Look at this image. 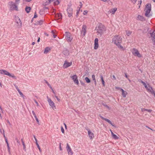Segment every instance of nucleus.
<instances>
[{
  "label": "nucleus",
  "mask_w": 155,
  "mask_h": 155,
  "mask_svg": "<svg viewBox=\"0 0 155 155\" xmlns=\"http://www.w3.org/2000/svg\"><path fill=\"white\" fill-rule=\"evenodd\" d=\"M122 38L121 37L118 35H115L112 38V43L116 45L118 48L122 49L123 47L120 44L122 42Z\"/></svg>",
  "instance_id": "1"
},
{
  "label": "nucleus",
  "mask_w": 155,
  "mask_h": 155,
  "mask_svg": "<svg viewBox=\"0 0 155 155\" xmlns=\"http://www.w3.org/2000/svg\"><path fill=\"white\" fill-rule=\"evenodd\" d=\"M151 10V5L150 4H147L146 5V8H145V16L147 17H150L151 16L150 14V11Z\"/></svg>",
  "instance_id": "2"
},
{
  "label": "nucleus",
  "mask_w": 155,
  "mask_h": 155,
  "mask_svg": "<svg viewBox=\"0 0 155 155\" xmlns=\"http://www.w3.org/2000/svg\"><path fill=\"white\" fill-rule=\"evenodd\" d=\"M96 30L97 32L101 35L103 33L104 31L105 30V27L101 24H99L98 26L96 27Z\"/></svg>",
  "instance_id": "3"
},
{
  "label": "nucleus",
  "mask_w": 155,
  "mask_h": 155,
  "mask_svg": "<svg viewBox=\"0 0 155 155\" xmlns=\"http://www.w3.org/2000/svg\"><path fill=\"white\" fill-rule=\"evenodd\" d=\"M8 5L10 10L18 11V8L17 6L15 3L12 2H9L8 3Z\"/></svg>",
  "instance_id": "4"
},
{
  "label": "nucleus",
  "mask_w": 155,
  "mask_h": 155,
  "mask_svg": "<svg viewBox=\"0 0 155 155\" xmlns=\"http://www.w3.org/2000/svg\"><path fill=\"white\" fill-rule=\"evenodd\" d=\"M0 74L7 75L9 77L13 78L15 79H16L17 78L16 77H15L14 74H11L9 72L3 69L0 70Z\"/></svg>",
  "instance_id": "5"
},
{
  "label": "nucleus",
  "mask_w": 155,
  "mask_h": 155,
  "mask_svg": "<svg viewBox=\"0 0 155 155\" xmlns=\"http://www.w3.org/2000/svg\"><path fill=\"white\" fill-rule=\"evenodd\" d=\"M150 36L149 37L150 38H151L152 41L153 42V45H155V30L153 31H149L148 33V35Z\"/></svg>",
  "instance_id": "6"
},
{
  "label": "nucleus",
  "mask_w": 155,
  "mask_h": 155,
  "mask_svg": "<svg viewBox=\"0 0 155 155\" xmlns=\"http://www.w3.org/2000/svg\"><path fill=\"white\" fill-rule=\"evenodd\" d=\"M44 3V5H48L51 2H52L54 3V5H57L59 4V2L58 0H48Z\"/></svg>",
  "instance_id": "7"
},
{
  "label": "nucleus",
  "mask_w": 155,
  "mask_h": 155,
  "mask_svg": "<svg viewBox=\"0 0 155 155\" xmlns=\"http://www.w3.org/2000/svg\"><path fill=\"white\" fill-rule=\"evenodd\" d=\"M132 52L133 54L135 56H137L139 58L141 57V54L139 53L137 49L133 48L132 50Z\"/></svg>",
  "instance_id": "8"
},
{
  "label": "nucleus",
  "mask_w": 155,
  "mask_h": 155,
  "mask_svg": "<svg viewBox=\"0 0 155 155\" xmlns=\"http://www.w3.org/2000/svg\"><path fill=\"white\" fill-rule=\"evenodd\" d=\"M48 99V102L49 103V104L52 109L54 110L56 109L55 106L54 105V103L50 99H49L48 96L47 97Z\"/></svg>",
  "instance_id": "9"
},
{
  "label": "nucleus",
  "mask_w": 155,
  "mask_h": 155,
  "mask_svg": "<svg viewBox=\"0 0 155 155\" xmlns=\"http://www.w3.org/2000/svg\"><path fill=\"white\" fill-rule=\"evenodd\" d=\"M70 77L73 80L74 83L77 85H78L79 83V81L77 79V77L76 75H74L72 76H71Z\"/></svg>",
  "instance_id": "10"
},
{
  "label": "nucleus",
  "mask_w": 155,
  "mask_h": 155,
  "mask_svg": "<svg viewBox=\"0 0 155 155\" xmlns=\"http://www.w3.org/2000/svg\"><path fill=\"white\" fill-rule=\"evenodd\" d=\"M98 47V39L97 38H96L94 40V49H97Z\"/></svg>",
  "instance_id": "11"
},
{
  "label": "nucleus",
  "mask_w": 155,
  "mask_h": 155,
  "mask_svg": "<svg viewBox=\"0 0 155 155\" xmlns=\"http://www.w3.org/2000/svg\"><path fill=\"white\" fill-rule=\"evenodd\" d=\"M87 130L88 135L90 139H93L94 137V134L93 133L91 132L89 129H88Z\"/></svg>",
  "instance_id": "12"
},
{
  "label": "nucleus",
  "mask_w": 155,
  "mask_h": 155,
  "mask_svg": "<svg viewBox=\"0 0 155 155\" xmlns=\"http://www.w3.org/2000/svg\"><path fill=\"white\" fill-rule=\"evenodd\" d=\"M137 19L141 21H143L145 20V19L143 16L138 15L137 17Z\"/></svg>",
  "instance_id": "13"
},
{
  "label": "nucleus",
  "mask_w": 155,
  "mask_h": 155,
  "mask_svg": "<svg viewBox=\"0 0 155 155\" xmlns=\"http://www.w3.org/2000/svg\"><path fill=\"white\" fill-rule=\"evenodd\" d=\"M73 9L71 8H68V17H70L72 15Z\"/></svg>",
  "instance_id": "14"
},
{
  "label": "nucleus",
  "mask_w": 155,
  "mask_h": 155,
  "mask_svg": "<svg viewBox=\"0 0 155 155\" xmlns=\"http://www.w3.org/2000/svg\"><path fill=\"white\" fill-rule=\"evenodd\" d=\"M86 28V26L85 25H83L81 31V33L82 34H83L84 35H85Z\"/></svg>",
  "instance_id": "15"
},
{
  "label": "nucleus",
  "mask_w": 155,
  "mask_h": 155,
  "mask_svg": "<svg viewBox=\"0 0 155 155\" xmlns=\"http://www.w3.org/2000/svg\"><path fill=\"white\" fill-rule=\"evenodd\" d=\"M120 91L122 92V95L123 97H126V95L127 94V93L126 91H125L122 88H120Z\"/></svg>",
  "instance_id": "16"
},
{
  "label": "nucleus",
  "mask_w": 155,
  "mask_h": 155,
  "mask_svg": "<svg viewBox=\"0 0 155 155\" xmlns=\"http://www.w3.org/2000/svg\"><path fill=\"white\" fill-rule=\"evenodd\" d=\"M56 17L58 19H61L62 18V16L61 13H57L55 15Z\"/></svg>",
  "instance_id": "17"
},
{
  "label": "nucleus",
  "mask_w": 155,
  "mask_h": 155,
  "mask_svg": "<svg viewBox=\"0 0 155 155\" xmlns=\"http://www.w3.org/2000/svg\"><path fill=\"white\" fill-rule=\"evenodd\" d=\"M16 21L17 24L18 25L19 24L20 26H21L22 25V23L21 22V20H20L19 18L18 17H17V19L16 20Z\"/></svg>",
  "instance_id": "18"
},
{
  "label": "nucleus",
  "mask_w": 155,
  "mask_h": 155,
  "mask_svg": "<svg viewBox=\"0 0 155 155\" xmlns=\"http://www.w3.org/2000/svg\"><path fill=\"white\" fill-rule=\"evenodd\" d=\"M117 9V8H113L112 9H111L110 10V13H112L113 14H114V13L116 11Z\"/></svg>",
  "instance_id": "19"
},
{
  "label": "nucleus",
  "mask_w": 155,
  "mask_h": 155,
  "mask_svg": "<svg viewBox=\"0 0 155 155\" xmlns=\"http://www.w3.org/2000/svg\"><path fill=\"white\" fill-rule=\"evenodd\" d=\"M63 67L64 68H66L67 67H68V61L67 60H66L65 62L64 63V64Z\"/></svg>",
  "instance_id": "20"
},
{
  "label": "nucleus",
  "mask_w": 155,
  "mask_h": 155,
  "mask_svg": "<svg viewBox=\"0 0 155 155\" xmlns=\"http://www.w3.org/2000/svg\"><path fill=\"white\" fill-rule=\"evenodd\" d=\"M50 50V49L49 47H47L46 48H45V51H44V53H45V54L47 53Z\"/></svg>",
  "instance_id": "21"
},
{
  "label": "nucleus",
  "mask_w": 155,
  "mask_h": 155,
  "mask_svg": "<svg viewBox=\"0 0 155 155\" xmlns=\"http://www.w3.org/2000/svg\"><path fill=\"white\" fill-rule=\"evenodd\" d=\"M73 152L71 150V149L68 146V155H72Z\"/></svg>",
  "instance_id": "22"
},
{
  "label": "nucleus",
  "mask_w": 155,
  "mask_h": 155,
  "mask_svg": "<svg viewBox=\"0 0 155 155\" xmlns=\"http://www.w3.org/2000/svg\"><path fill=\"white\" fill-rule=\"evenodd\" d=\"M31 8L30 7H26L25 8V10L27 13H28L31 10Z\"/></svg>",
  "instance_id": "23"
},
{
  "label": "nucleus",
  "mask_w": 155,
  "mask_h": 155,
  "mask_svg": "<svg viewBox=\"0 0 155 155\" xmlns=\"http://www.w3.org/2000/svg\"><path fill=\"white\" fill-rule=\"evenodd\" d=\"M44 21L43 20H41L39 21H38L37 24L38 25H41L42 24Z\"/></svg>",
  "instance_id": "24"
},
{
  "label": "nucleus",
  "mask_w": 155,
  "mask_h": 155,
  "mask_svg": "<svg viewBox=\"0 0 155 155\" xmlns=\"http://www.w3.org/2000/svg\"><path fill=\"white\" fill-rule=\"evenodd\" d=\"M100 117L103 120H104L106 121H107L108 123H109V122L110 121V120L108 119H107V118H105L104 117H103L101 116Z\"/></svg>",
  "instance_id": "25"
},
{
  "label": "nucleus",
  "mask_w": 155,
  "mask_h": 155,
  "mask_svg": "<svg viewBox=\"0 0 155 155\" xmlns=\"http://www.w3.org/2000/svg\"><path fill=\"white\" fill-rule=\"evenodd\" d=\"M64 36H65V38L66 40L67 41H68V32L66 31L65 32V34L64 35Z\"/></svg>",
  "instance_id": "26"
},
{
  "label": "nucleus",
  "mask_w": 155,
  "mask_h": 155,
  "mask_svg": "<svg viewBox=\"0 0 155 155\" xmlns=\"http://www.w3.org/2000/svg\"><path fill=\"white\" fill-rule=\"evenodd\" d=\"M148 89H146L148 91V92H150V91H151V90H152L153 89L150 86V85H148Z\"/></svg>",
  "instance_id": "27"
},
{
  "label": "nucleus",
  "mask_w": 155,
  "mask_h": 155,
  "mask_svg": "<svg viewBox=\"0 0 155 155\" xmlns=\"http://www.w3.org/2000/svg\"><path fill=\"white\" fill-rule=\"evenodd\" d=\"M126 35L128 36H129L131 34L132 32L130 31H126Z\"/></svg>",
  "instance_id": "28"
},
{
  "label": "nucleus",
  "mask_w": 155,
  "mask_h": 155,
  "mask_svg": "<svg viewBox=\"0 0 155 155\" xmlns=\"http://www.w3.org/2000/svg\"><path fill=\"white\" fill-rule=\"evenodd\" d=\"M85 80L87 83H89L91 81L87 77H86L85 78Z\"/></svg>",
  "instance_id": "29"
},
{
  "label": "nucleus",
  "mask_w": 155,
  "mask_h": 155,
  "mask_svg": "<svg viewBox=\"0 0 155 155\" xmlns=\"http://www.w3.org/2000/svg\"><path fill=\"white\" fill-rule=\"evenodd\" d=\"M45 82L47 84L48 86L51 89H52V88L50 85V84L48 83V82L46 80H44Z\"/></svg>",
  "instance_id": "30"
},
{
  "label": "nucleus",
  "mask_w": 155,
  "mask_h": 155,
  "mask_svg": "<svg viewBox=\"0 0 155 155\" xmlns=\"http://www.w3.org/2000/svg\"><path fill=\"white\" fill-rule=\"evenodd\" d=\"M112 136L113 138L115 140H116L119 138V137L116 135L114 134Z\"/></svg>",
  "instance_id": "31"
},
{
  "label": "nucleus",
  "mask_w": 155,
  "mask_h": 155,
  "mask_svg": "<svg viewBox=\"0 0 155 155\" xmlns=\"http://www.w3.org/2000/svg\"><path fill=\"white\" fill-rule=\"evenodd\" d=\"M142 83L143 84V85L146 88V89H148V87L147 85H146V84L144 82H142Z\"/></svg>",
  "instance_id": "32"
},
{
  "label": "nucleus",
  "mask_w": 155,
  "mask_h": 155,
  "mask_svg": "<svg viewBox=\"0 0 155 155\" xmlns=\"http://www.w3.org/2000/svg\"><path fill=\"white\" fill-rule=\"evenodd\" d=\"M92 77L93 80V81H94L95 83H96V80L95 79V77L94 75V74L92 75Z\"/></svg>",
  "instance_id": "33"
},
{
  "label": "nucleus",
  "mask_w": 155,
  "mask_h": 155,
  "mask_svg": "<svg viewBox=\"0 0 155 155\" xmlns=\"http://www.w3.org/2000/svg\"><path fill=\"white\" fill-rule=\"evenodd\" d=\"M36 145L37 146V147H38V148L39 149V150L40 151V152H41V148H40V146H39V144H38V143H37V144H36Z\"/></svg>",
  "instance_id": "34"
},
{
  "label": "nucleus",
  "mask_w": 155,
  "mask_h": 155,
  "mask_svg": "<svg viewBox=\"0 0 155 155\" xmlns=\"http://www.w3.org/2000/svg\"><path fill=\"white\" fill-rule=\"evenodd\" d=\"M37 17V15L36 14V12H35V14H34V16L33 18L31 20V21H32L33 18H36Z\"/></svg>",
  "instance_id": "35"
},
{
  "label": "nucleus",
  "mask_w": 155,
  "mask_h": 155,
  "mask_svg": "<svg viewBox=\"0 0 155 155\" xmlns=\"http://www.w3.org/2000/svg\"><path fill=\"white\" fill-rule=\"evenodd\" d=\"M22 144L23 146V149L25 150L26 147L24 142H22Z\"/></svg>",
  "instance_id": "36"
},
{
  "label": "nucleus",
  "mask_w": 155,
  "mask_h": 155,
  "mask_svg": "<svg viewBox=\"0 0 155 155\" xmlns=\"http://www.w3.org/2000/svg\"><path fill=\"white\" fill-rule=\"evenodd\" d=\"M14 85L16 89L18 91H19V89L18 86L15 84H14Z\"/></svg>",
  "instance_id": "37"
},
{
  "label": "nucleus",
  "mask_w": 155,
  "mask_h": 155,
  "mask_svg": "<svg viewBox=\"0 0 155 155\" xmlns=\"http://www.w3.org/2000/svg\"><path fill=\"white\" fill-rule=\"evenodd\" d=\"M52 34L53 35V36L54 38H55L56 37L57 35L54 34V31H52Z\"/></svg>",
  "instance_id": "38"
},
{
  "label": "nucleus",
  "mask_w": 155,
  "mask_h": 155,
  "mask_svg": "<svg viewBox=\"0 0 155 155\" xmlns=\"http://www.w3.org/2000/svg\"><path fill=\"white\" fill-rule=\"evenodd\" d=\"M88 13V11L87 10L84 11L83 12V14L84 15H86L87 14V13Z\"/></svg>",
  "instance_id": "39"
},
{
  "label": "nucleus",
  "mask_w": 155,
  "mask_h": 155,
  "mask_svg": "<svg viewBox=\"0 0 155 155\" xmlns=\"http://www.w3.org/2000/svg\"><path fill=\"white\" fill-rule=\"evenodd\" d=\"M18 93L20 94L22 97L24 96V95L23 94V93L20 91V90H19V91H18Z\"/></svg>",
  "instance_id": "40"
},
{
  "label": "nucleus",
  "mask_w": 155,
  "mask_h": 155,
  "mask_svg": "<svg viewBox=\"0 0 155 155\" xmlns=\"http://www.w3.org/2000/svg\"><path fill=\"white\" fill-rule=\"evenodd\" d=\"M82 3L81 2H79V5L80 6V7L79 8V10H80V8H81L82 6Z\"/></svg>",
  "instance_id": "41"
},
{
  "label": "nucleus",
  "mask_w": 155,
  "mask_h": 155,
  "mask_svg": "<svg viewBox=\"0 0 155 155\" xmlns=\"http://www.w3.org/2000/svg\"><path fill=\"white\" fill-rule=\"evenodd\" d=\"M34 137L35 140V143L36 144H37L38 143V141H37V139L36 138V137H35V135H34Z\"/></svg>",
  "instance_id": "42"
},
{
  "label": "nucleus",
  "mask_w": 155,
  "mask_h": 155,
  "mask_svg": "<svg viewBox=\"0 0 155 155\" xmlns=\"http://www.w3.org/2000/svg\"><path fill=\"white\" fill-rule=\"evenodd\" d=\"M61 131L62 133H64V130L62 127H61Z\"/></svg>",
  "instance_id": "43"
},
{
  "label": "nucleus",
  "mask_w": 155,
  "mask_h": 155,
  "mask_svg": "<svg viewBox=\"0 0 155 155\" xmlns=\"http://www.w3.org/2000/svg\"><path fill=\"white\" fill-rule=\"evenodd\" d=\"M150 92L152 94H153L154 95L155 94V92L153 90V89L150 91Z\"/></svg>",
  "instance_id": "44"
},
{
  "label": "nucleus",
  "mask_w": 155,
  "mask_h": 155,
  "mask_svg": "<svg viewBox=\"0 0 155 155\" xmlns=\"http://www.w3.org/2000/svg\"><path fill=\"white\" fill-rule=\"evenodd\" d=\"M72 38L70 37H68V41H71V40L72 39Z\"/></svg>",
  "instance_id": "45"
},
{
  "label": "nucleus",
  "mask_w": 155,
  "mask_h": 155,
  "mask_svg": "<svg viewBox=\"0 0 155 155\" xmlns=\"http://www.w3.org/2000/svg\"><path fill=\"white\" fill-rule=\"evenodd\" d=\"M81 84L83 86H85V84L83 82L81 81Z\"/></svg>",
  "instance_id": "46"
},
{
  "label": "nucleus",
  "mask_w": 155,
  "mask_h": 155,
  "mask_svg": "<svg viewBox=\"0 0 155 155\" xmlns=\"http://www.w3.org/2000/svg\"><path fill=\"white\" fill-rule=\"evenodd\" d=\"M103 105L104 106L108 108H109V107L107 105H106V104H103Z\"/></svg>",
  "instance_id": "47"
},
{
  "label": "nucleus",
  "mask_w": 155,
  "mask_h": 155,
  "mask_svg": "<svg viewBox=\"0 0 155 155\" xmlns=\"http://www.w3.org/2000/svg\"><path fill=\"white\" fill-rule=\"evenodd\" d=\"M145 111H147L148 112H151L152 110H148L146 109Z\"/></svg>",
  "instance_id": "48"
},
{
  "label": "nucleus",
  "mask_w": 155,
  "mask_h": 155,
  "mask_svg": "<svg viewBox=\"0 0 155 155\" xmlns=\"http://www.w3.org/2000/svg\"><path fill=\"white\" fill-rule=\"evenodd\" d=\"M100 78L101 80V81H103V80H104L103 76L102 75H100Z\"/></svg>",
  "instance_id": "49"
},
{
  "label": "nucleus",
  "mask_w": 155,
  "mask_h": 155,
  "mask_svg": "<svg viewBox=\"0 0 155 155\" xmlns=\"http://www.w3.org/2000/svg\"><path fill=\"white\" fill-rule=\"evenodd\" d=\"M72 64V62H68V67L70 66Z\"/></svg>",
  "instance_id": "50"
},
{
  "label": "nucleus",
  "mask_w": 155,
  "mask_h": 155,
  "mask_svg": "<svg viewBox=\"0 0 155 155\" xmlns=\"http://www.w3.org/2000/svg\"><path fill=\"white\" fill-rule=\"evenodd\" d=\"M110 124H111L112 126H114L113 124L112 123V122L110 120V121L108 123Z\"/></svg>",
  "instance_id": "51"
},
{
  "label": "nucleus",
  "mask_w": 155,
  "mask_h": 155,
  "mask_svg": "<svg viewBox=\"0 0 155 155\" xmlns=\"http://www.w3.org/2000/svg\"><path fill=\"white\" fill-rule=\"evenodd\" d=\"M110 124H111L112 126H114L113 124L112 123V122L110 120V121L108 123Z\"/></svg>",
  "instance_id": "52"
},
{
  "label": "nucleus",
  "mask_w": 155,
  "mask_h": 155,
  "mask_svg": "<svg viewBox=\"0 0 155 155\" xmlns=\"http://www.w3.org/2000/svg\"><path fill=\"white\" fill-rule=\"evenodd\" d=\"M35 120H36V121H37V122L38 123V124H39V120H38V118H36V119H35Z\"/></svg>",
  "instance_id": "53"
},
{
  "label": "nucleus",
  "mask_w": 155,
  "mask_h": 155,
  "mask_svg": "<svg viewBox=\"0 0 155 155\" xmlns=\"http://www.w3.org/2000/svg\"><path fill=\"white\" fill-rule=\"evenodd\" d=\"M112 78H113L114 79V80H116V78L115 77V76L114 75H113L112 76Z\"/></svg>",
  "instance_id": "54"
},
{
  "label": "nucleus",
  "mask_w": 155,
  "mask_h": 155,
  "mask_svg": "<svg viewBox=\"0 0 155 155\" xmlns=\"http://www.w3.org/2000/svg\"><path fill=\"white\" fill-rule=\"evenodd\" d=\"M125 74V77L127 78H128V76H127V74L126 73H125L124 74Z\"/></svg>",
  "instance_id": "55"
},
{
  "label": "nucleus",
  "mask_w": 155,
  "mask_h": 155,
  "mask_svg": "<svg viewBox=\"0 0 155 155\" xmlns=\"http://www.w3.org/2000/svg\"><path fill=\"white\" fill-rule=\"evenodd\" d=\"M138 81L141 82L142 83V82H144L142 80H141L140 79H139L138 80Z\"/></svg>",
  "instance_id": "56"
},
{
  "label": "nucleus",
  "mask_w": 155,
  "mask_h": 155,
  "mask_svg": "<svg viewBox=\"0 0 155 155\" xmlns=\"http://www.w3.org/2000/svg\"><path fill=\"white\" fill-rule=\"evenodd\" d=\"M146 109H145L144 108H141V111H142V112H143L144 111H145L146 110Z\"/></svg>",
  "instance_id": "57"
},
{
  "label": "nucleus",
  "mask_w": 155,
  "mask_h": 155,
  "mask_svg": "<svg viewBox=\"0 0 155 155\" xmlns=\"http://www.w3.org/2000/svg\"><path fill=\"white\" fill-rule=\"evenodd\" d=\"M32 114H33V115H34V116L36 115L34 111H32Z\"/></svg>",
  "instance_id": "58"
},
{
  "label": "nucleus",
  "mask_w": 155,
  "mask_h": 155,
  "mask_svg": "<svg viewBox=\"0 0 155 155\" xmlns=\"http://www.w3.org/2000/svg\"><path fill=\"white\" fill-rule=\"evenodd\" d=\"M102 84L103 85V86H104L105 85V84H104V80H103V81H102Z\"/></svg>",
  "instance_id": "59"
},
{
  "label": "nucleus",
  "mask_w": 155,
  "mask_h": 155,
  "mask_svg": "<svg viewBox=\"0 0 155 155\" xmlns=\"http://www.w3.org/2000/svg\"><path fill=\"white\" fill-rule=\"evenodd\" d=\"M55 97L57 99L58 101H60V100L59 99L58 97L57 96H55Z\"/></svg>",
  "instance_id": "60"
},
{
  "label": "nucleus",
  "mask_w": 155,
  "mask_h": 155,
  "mask_svg": "<svg viewBox=\"0 0 155 155\" xmlns=\"http://www.w3.org/2000/svg\"><path fill=\"white\" fill-rule=\"evenodd\" d=\"M66 144H67V146H66V148L67 150V151H68V143H67Z\"/></svg>",
  "instance_id": "61"
},
{
  "label": "nucleus",
  "mask_w": 155,
  "mask_h": 155,
  "mask_svg": "<svg viewBox=\"0 0 155 155\" xmlns=\"http://www.w3.org/2000/svg\"><path fill=\"white\" fill-rule=\"evenodd\" d=\"M80 10H79V9L78 10V11H77V16H78V14L79 13V11Z\"/></svg>",
  "instance_id": "62"
},
{
  "label": "nucleus",
  "mask_w": 155,
  "mask_h": 155,
  "mask_svg": "<svg viewBox=\"0 0 155 155\" xmlns=\"http://www.w3.org/2000/svg\"><path fill=\"white\" fill-rule=\"evenodd\" d=\"M146 127L147 128H148L149 129H150L152 130H153L152 129H151V128H150L149 127L147 126H146Z\"/></svg>",
  "instance_id": "63"
},
{
  "label": "nucleus",
  "mask_w": 155,
  "mask_h": 155,
  "mask_svg": "<svg viewBox=\"0 0 155 155\" xmlns=\"http://www.w3.org/2000/svg\"><path fill=\"white\" fill-rule=\"evenodd\" d=\"M5 141L6 143H8L7 140L6 138H5Z\"/></svg>",
  "instance_id": "64"
}]
</instances>
